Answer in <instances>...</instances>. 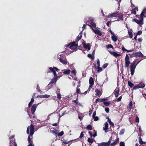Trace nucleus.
I'll list each match as a JSON object with an SVG mask.
<instances>
[{
  "mask_svg": "<svg viewBox=\"0 0 146 146\" xmlns=\"http://www.w3.org/2000/svg\"><path fill=\"white\" fill-rule=\"evenodd\" d=\"M49 71L48 72L50 73L52 72L53 74L54 75V76H56V77L54 78L51 79V81L49 82V84H48L47 86H46V91L50 89L52 86V85H50V84L53 83H56L58 78H59L60 77L59 76H57V74L55 72V70L56 71H58L59 70V69L55 67H53V68L52 67H50L49 68Z\"/></svg>",
  "mask_w": 146,
  "mask_h": 146,
  "instance_id": "1",
  "label": "nucleus"
},
{
  "mask_svg": "<svg viewBox=\"0 0 146 146\" xmlns=\"http://www.w3.org/2000/svg\"><path fill=\"white\" fill-rule=\"evenodd\" d=\"M34 128H27V133L28 134H30L28 138L29 143H33L32 139L33 135L34 133Z\"/></svg>",
  "mask_w": 146,
  "mask_h": 146,
  "instance_id": "2",
  "label": "nucleus"
},
{
  "mask_svg": "<svg viewBox=\"0 0 146 146\" xmlns=\"http://www.w3.org/2000/svg\"><path fill=\"white\" fill-rule=\"evenodd\" d=\"M137 65L135 64V62L133 61L132 63L130 65V72L131 74L132 75H133L135 72V70L136 68Z\"/></svg>",
  "mask_w": 146,
  "mask_h": 146,
  "instance_id": "3",
  "label": "nucleus"
},
{
  "mask_svg": "<svg viewBox=\"0 0 146 146\" xmlns=\"http://www.w3.org/2000/svg\"><path fill=\"white\" fill-rule=\"evenodd\" d=\"M125 67L127 68L130 64V61L129 60V56L127 54H126L125 58Z\"/></svg>",
  "mask_w": 146,
  "mask_h": 146,
  "instance_id": "4",
  "label": "nucleus"
},
{
  "mask_svg": "<svg viewBox=\"0 0 146 146\" xmlns=\"http://www.w3.org/2000/svg\"><path fill=\"white\" fill-rule=\"evenodd\" d=\"M143 17H142V16H140L139 17V20H138L137 19H133L132 20L133 21H134L137 23V24L139 25H141L143 24Z\"/></svg>",
  "mask_w": 146,
  "mask_h": 146,
  "instance_id": "5",
  "label": "nucleus"
},
{
  "mask_svg": "<svg viewBox=\"0 0 146 146\" xmlns=\"http://www.w3.org/2000/svg\"><path fill=\"white\" fill-rule=\"evenodd\" d=\"M112 137L111 136L110 139L108 142H103L99 144L98 146H108L111 143V141L112 140Z\"/></svg>",
  "mask_w": 146,
  "mask_h": 146,
  "instance_id": "6",
  "label": "nucleus"
},
{
  "mask_svg": "<svg viewBox=\"0 0 146 146\" xmlns=\"http://www.w3.org/2000/svg\"><path fill=\"white\" fill-rule=\"evenodd\" d=\"M118 15L119 12L116 11L115 12L109 14L107 16V17L108 18H111L113 17H117Z\"/></svg>",
  "mask_w": 146,
  "mask_h": 146,
  "instance_id": "7",
  "label": "nucleus"
},
{
  "mask_svg": "<svg viewBox=\"0 0 146 146\" xmlns=\"http://www.w3.org/2000/svg\"><path fill=\"white\" fill-rule=\"evenodd\" d=\"M9 139L10 146H13V145H15V143H16V142H15V139L14 138V136L10 137Z\"/></svg>",
  "mask_w": 146,
  "mask_h": 146,
  "instance_id": "8",
  "label": "nucleus"
},
{
  "mask_svg": "<svg viewBox=\"0 0 146 146\" xmlns=\"http://www.w3.org/2000/svg\"><path fill=\"white\" fill-rule=\"evenodd\" d=\"M128 55L131 56V57H142L143 56V54L140 52L133 53L131 54H131H129Z\"/></svg>",
  "mask_w": 146,
  "mask_h": 146,
  "instance_id": "9",
  "label": "nucleus"
},
{
  "mask_svg": "<svg viewBox=\"0 0 146 146\" xmlns=\"http://www.w3.org/2000/svg\"><path fill=\"white\" fill-rule=\"evenodd\" d=\"M40 104V103H39L37 104H34L32 106L31 109V111L32 112V113L33 114H34V113L36 111L37 107L38 105Z\"/></svg>",
  "mask_w": 146,
  "mask_h": 146,
  "instance_id": "10",
  "label": "nucleus"
},
{
  "mask_svg": "<svg viewBox=\"0 0 146 146\" xmlns=\"http://www.w3.org/2000/svg\"><path fill=\"white\" fill-rule=\"evenodd\" d=\"M109 52L111 54L113 55L116 58L121 56V54L120 52L117 53L115 52H112L110 51H109Z\"/></svg>",
  "mask_w": 146,
  "mask_h": 146,
  "instance_id": "11",
  "label": "nucleus"
},
{
  "mask_svg": "<svg viewBox=\"0 0 146 146\" xmlns=\"http://www.w3.org/2000/svg\"><path fill=\"white\" fill-rule=\"evenodd\" d=\"M70 44V48L72 50H74L77 48L78 45L76 44L75 42H72Z\"/></svg>",
  "mask_w": 146,
  "mask_h": 146,
  "instance_id": "12",
  "label": "nucleus"
},
{
  "mask_svg": "<svg viewBox=\"0 0 146 146\" xmlns=\"http://www.w3.org/2000/svg\"><path fill=\"white\" fill-rule=\"evenodd\" d=\"M89 82L90 86H89V89L92 88L94 84V82L93 78L92 77H90L89 80Z\"/></svg>",
  "mask_w": 146,
  "mask_h": 146,
  "instance_id": "13",
  "label": "nucleus"
},
{
  "mask_svg": "<svg viewBox=\"0 0 146 146\" xmlns=\"http://www.w3.org/2000/svg\"><path fill=\"white\" fill-rule=\"evenodd\" d=\"M90 20L91 21V23H90V25H88L90 26L91 28L92 29H93V28L94 27H95L96 25V23L94 22V19L93 18H91L90 19Z\"/></svg>",
  "mask_w": 146,
  "mask_h": 146,
  "instance_id": "14",
  "label": "nucleus"
},
{
  "mask_svg": "<svg viewBox=\"0 0 146 146\" xmlns=\"http://www.w3.org/2000/svg\"><path fill=\"white\" fill-rule=\"evenodd\" d=\"M92 118L94 119V121H97L99 119V117L96 116V111H95L93 114Z\"/></svg>",
  "mask_w": 146,
  "mask_h": 146,
  "instance_id": "15",
  "label": "nucleus"
},
{
  "mask_svg": "<svg viewBox=\"0 0 146 146\" xmlns=\"http://www.w3.org/2000/svg\"><path fill=\"white\" fill-rule=\"evenodd\" d=\"M92 29L96 34H98L100 36L102 35V33L100 30L98 29L94 30L93 29Z\"/></svg>",
  "mask_w": 146,
  "mask_h": 146,
  "instance_id": "16",
  "label": "nucleus"
},
{
  "mask_svg": "<svg viewBox=\"0 0 146 146\" xmlns=\"http://www.w3.org/2000/svg\"><path fill=\"white\" fill-rule=\"evenodd\" d=\"M84 47L86 49H87L88 50H89L90 49V46L89 44L88 43L87 44H83Z\"/></svg>",
  "mask_w": 146,
  "mask_h": 146,
  "instance_id": "17",
  "label": "nucleus"
},
{
  "mask_svg": "<svg viewBox=\"0 0 146 146\" xmlns=\"http://www.w3.org/2000/svg\"><path fill=\"white\" fill-rule=\"evenodd\" d=\"M50 97V95L47 94L44 95H40L37 96L38 97H39L41 98H47Z\"/></svg>",
  "mask_w": 146,
  "mask_h": 146,
  "instance_id": "18",
  "label": "nucleus"
},
{
  "mask_svg": "<svg viewBox=\"0 0 146 146\" xmlns=\"http://www.w3.org/2000/svg\"><path fill=\"white\" fill-rule=\"evenodd\" d=\"M117 17H118L121 20H123V15L121 13L119 12V15H118Z\"/></svg>",
  "mask_w": 146,
  "mask_h": 146,
  "instance_id": "19",
  "label": "nucleus"
},
{
  "mask_svg": "<svg viewBox=\"0 0 146 146\" xmlns=\"http://www.w3.org/2000/svg\"><path fill=\"white\" fill-rule=\"evenodd\" d=\"M93 131L95 133L93 135H92V132L91 131H89L88 133L91 137L93 136L94 137H95L97 136V131L95 130H94Z\"/></svg>",
  "mask_w": 146,
  "mask_h": 146,
  "instance_id": "20",
  "label": "nucleus"
},
{
  "mask_svg": "<svg viewBox=\"0 0 146 146\" xmlns=\"http://www.w3.org/2000/svg\"><path fill=\"white\" fill-rule=\"evenodd\" d=\"M138 9L137 8L135 7L131 11V13H133L134 15H135L136 14V11H138Z\"/></svg>",
  "mask_w": 146,
  "mask_h": 146,
  "instance_id": "21",
  "label": "nucleus"
},
{
  "mask_svg": "<svg viewBox=\"0 0 146 146\" xmlns=\"http://www.w3.org/2000/svg\"><path fill=\"white\" fill-rule=\"evenodd\" d=\"M119 141V138H117V139L114 142H113V143H111L110 145L111 146H114L115 145H116L118 143Z\"/></svg>",
  "mask_w": 146,
  "mask_h": 146,
  "instance_id": "22",
  "label": "nucleus"
},
{
  "mask_svg": "<svg viewBox=\"0 0 146 146\" xmlns=\"http://www.w3.org/2000/svg\"><path fill=\"white\" fill-rule=\"evenodd\" d=\"M62 71H63V73L65 74H68L71 72L70 70L68 69L66 70H62Z\"/></svg>",
  "mask_w": 146,
  "mask_h": 146,
  "instance_id": "23",
  "label": "nucleus"
},
{
  "mask_svg": "<svg viewBox=\"0 0 146 146\" xmlns=\"http://www.w3.org/2000/svg\"><path fill=\"white\" fill-rule=\"evenodd\" d=\"M59 60L63 64L65 65L67 64V62L66 60H64L61 58H60Z\"/></svg>",
  "mask_w": 146,
  "mask_h": 146,
  "instance_id": "24",
  "label": "nucleus"
},
{
  "mask_svg": "<svg viewBox=\"0 0 146 146\" xmlns=\"http://www.w3.org/2000/svg\"><path fill=\"white\" fill-rule=\"evenodd\" d=\"M111 38L115 42H116L118 39L117 37L115 35L112 36H111Z\"/></svg>",
  "mask_w": 146,
  "mask_h": 146,
  "instance_id": "25",
  "label": "nucleus"
},
{
  "mask_svg": "<svg viewBox=\"0 0 146 146\" xmlns=\"http://www.w3.org/2000/svg\"><path fill=\"white\" fill-rule=\"evenodd\" d=\"M138 86L140 88H144L145 86V84L144 83L141 82L138 84Z\"/></svg>",
  "mask_w": 146,
  "mask_h": 146,
  "instance_id": "26",
  "label": "nucleus"
},
{
  "mask_svg": "<svg viewBox=\"0 0 146 146\" xmlns=\"http://www.w3.org/2000/svg\"><path fill=\"white\" fill-rule=\"evenodd\" d=\"M146 13V8H145L143 10L142 12L141 13V16H142V17H143V16L145 15V14Z\"/></svg>",
  "mask_w": 146,
  "mask_h": 146,
  "instance_id": "27",
  "label": "nucleus"
},
{
  "mask_svg": "<svg viewBox=\"0 0 146 146\" xmlns=\"http://www.w3.org/2000/svg\"><path fill=\"white\" fill-rule=\"evenodd\" d=\"M128 34L129 35V37L131 38H132L133 37V35L132 30L131 29L128 31Z\"/></svg>",
  "mask_w": 146,
  "mask_h": 146,
  "instance_id": "28",
  "label": "nucleus"
},
{
  "mask_svg": "<svg viewBox=\"0 0 146 146\" xmlns=\"http://www.w3.org/2000/svg\"><path fill=\"white\" fill-rule=\"evenodd\" d=\"M73 102H74V103H76V104H77V105H78L80 106H81L82 107H83V106H82V105L80 103L78 102V101L77 100H73Z\"/></svg>",
  "mask_w": 146,
  "mask_h": 146,
  "instance_id": "29",
  "label": "nucleus"
},
{
  "mask_svg": "<svg viewBox=\"0 0 146 146\" xmlns=\"http://www.w3.org/2000/svg\"><path fill=\"white\" fill-rule=\"evenodd\" d=\"M104 102V99L103 98L100 99L99 98H97L96 99L95 102L97 103L98 102Z\"/></svg>",
  "mask_w": 146,
  "mask_h": 146,
  "instance_id": "30",
  "label": "nucleus"
},
{
  "mask_svg": "<svg viewBox=\"0 0 146 146\" xmlns=\"http://www.w3.org/2000/svg\"><path fill=\"white\" fill-rule=\"evenodd\" d=\"M133 103L132 101H131L129 104L128 108L130 110H131L132 107Z\"/></svg>",
  "mask_w": 146,
  "mask_h": 146,
  "instance_id": "31",
  "label": "nucleus"
},
{
  "mask_svg": "<svg viewBox=\"0 0 146 146\" xmlns=\"http://www.w3.org/2000/svg\"><path fill=\"white\" fill-rule=\"evenodd\" d=\"M119 92V89L118 88L116 92L115 93V97H117L118 96Z\"/></svg>",
  "mask_w": 146,
  "mask_h": 146,
  "instance_id": "32",
  "label": "nucleus"
},
{
  "mask_svg": "<svg viewBox=\"0 0 146 146\" xmlns=\"http://www.w3.org/2000/svg\"><path fill=\"white\" fill-rule=\"evenodd\" d=\"M64 134V132L63 131H62L60 133H58L57 132V135L58 137H61Z\"/></svg>",
  "mask_w": 146,
  "mask_h": 146,
  "instance_id": "33",
  "label": "nucleus"
},
{
  "mask_svg": "<svg viewBox=\"0 0 146 146\" xmlns=\"http://www.w3.org/2000/svg\"><path fill=\"white\" fill-rule=\"evenodd\" d=\"M108 121L110 125H111L112 127L113 126L114 123L111 122L110 119L109 118L108 119Z\"/></svg>",
  "mask_w": 146,
  "mask_h": 146,
  "instance_id": "34",
  "label": "nucleus"
},
{
  "mask_svg": "<svg viewBox=\"0 0 146 146\" xmlns=\"http://www.w3.org/2000/svg\"><path fill=\"white\" fill-rule=\"evenodd\" d=\"M128 85L130 86V87H132L134 85L133 84V83H132L130 81H128Z\"/></svg>",
  "mask_w": 146,
  "mask_h": 146,
  "instance_id": "35",
  "label": "nucleus"
},
{
  "mask_svg": "<svg viewBox=\"0 0 146 146\" xmlns=\"http://www.w3.org/2000/svg\"><path fill=\"white\" fill-rule=\"evenodd\" d=\"M88 141L89 143H92L94 142V139L90 138H88Z\"/></svg>",
  "mask_w": 146,
  "mask_h": 146,
  "instance_id": "36",
  "label": "nucleus"
},
{
  "mask_svg": "<svg viewBox=\"0 0 146 146\" xmlns=\"http://www.w3.org/2000/svg\"><path fill=\"white\" fill-rule=\"evenodd\" d=\"M88 57L90 58H93L94 57V54H88Z\"/></svg>",
  "mask_w": 146,
  "mask_h": 146,
  "instance_id": "37",
  "label": "nucleus"
},
{
  "mask_svg": "<svg viewBox=\"0 0 146 146\" xmlns=\"http://www.w3.org/2000/svg\"><path fill=\"white\" fill-rule=\"evenodd\" d=\"M95 92L96 93V95L97 96H99L100 94V91L98 89H97L95 90Z\"/></svg>",
  "mask_w": 146,
  "mask_h": 146,
  "instance_id": "38",
  "label": "nucleus"
},
{
  "mask_svg": "<svg viewBox=\"0 0 146 146\" xmlns=\"http://www.w3.org/2000/svg\"><path fill=\"white\" fill-rule=\"evenodd\" d=\"M103 103H104V104L106 106H108L110 104V103L109 102H104Z\"/></svg>",
  "mask_w": 146,
  "mask_h": 146,
  "instance_id": "39",
  "label": "nucleus"
},
{
  "mask_svg": "<svg viewBox=\"0 0 146 146\" xmlns=\"http://www.w3.org/2000/svg\"><path fill=\"white\" fill-rule=\"evenodd\" d=\"M125 131V130L124 129H123L121 130L120 131V133H119V134L120 135H122L123 134L124 132Z\"/></svg>",
  "mask_w": 146,
  "mask_h": 146,
  "instance_id": "40",
  "label": "nucleus"
},
{
  "mask_svg": "<svg viewBox=\"0 0 146 146\" xmlns=\"http://www.w3.org/2000/svg\"><path fill=\"white\" fill-rule=\"evenodd\" d=\"M57 131L56 130H53L52 131V133L53 134H55L56 135L57 134Z\"/></svg>",
  "mask_w": 146,
  "mask_h": 146,
  "instance_id": "41",
  "label": "nucleus"
},
{
  "mask_svg": "<svg viewBox=\"0 0 146 146\" xmlns=\"http://www.w3.org/2000/svg\"><path fill=\"white\" fill-rule=\"evenodd\" d=\"M139 143L141 144H143L144 143L143 141H142L141 138V137L139 138Z\"/></svg>",
  "mask_w": 146,
  "mask_h": 146,
  "instance_id": "42",
  "label": "nucleus"
},
{
  "mask_svg": "<svg viewBox=\"0 0 146 146\" xmlns=\"http://www.w3.org/2000/svg\"><path fill=\"white\" fill-rule=\"evenodd\" d=\"M97 71L98 72H101L102 70V68H100V66L97 67Z\"/></svg>",
  "mask_w": 146,
  "mask_h": 146,
  "instance_id": "43",
  "label": "nucleus"
},
{
  "mask_svg": "<svg viewBox=\"0 0 146 146\" xmlns=\"http://www.w3.org/2000/svg\"><path fill=\"white\" fill-rule=\"evenodd\" d=\"M139 88V87L138 86V84H137V85L133 87V89L135 90H136V89H137L138 88Z\"/></svg>",
  "mask_w": 146,
  "mask_h": 146,
  "instance_id": "44",
  "label": "nucleus"
},
{
  "mask_svg": "<svg viewBox=\"0 0 146 146\" xmlns=\"http://www.w3.org/2000/svg\"><path fill=\"white\" fill-rule=\"evenodd\" d=\"M81 37L82 35H78L77 37V41H78L81 38Z\"/></svg>",
  "mask_w": 146,
  "mask_h": 146,
  "instance_id": "45",
  "label": "nucleus"
},
{
  "mask_svg": "<svg viewBox=\"0 0 146 146\" xmlns=\"http://www.w3.org/2000/svg\"><path fill=\"white\" fill-rule=\"evenodd\" d=\"M97 62L98 64V66L99 67L100 66V63L99 60V59H98L97 60Z\"/></svg>",
  "mask_w": 146,
  "mask_h": 146,
  "instance_id": "46",
  "label": "nucleus"
},
{
  "mask_svg": "<svg viewBox=\"0 0 146 146\" xmlns=\"http://www.w3.org/2000/svg\"><path fill=\"white\" fill-rule=\"evenodd\" d=\"M121 0H115L116 1L118 2V4L119 5V7L118 8V9H119V6L120 5V3L121 1Z\"/></svg>",
  "mask_w": 146,
  "mask_h": 146,
  "instance_id": "47",
  "label": "nucleus"
},
{
  "mask_svg": "<svg viewBox=\"0 0 146 146\" xmlns=\"http://www.w3.org/2000/svg\"><path fill=\"white\" fill-rule=\"evenodd\" d=\"M122 49L123 52H125V51L127 52V50L126 49L124 46L122 47Z\"/></svg>",
  "mask_w": 146,
  "mask_h": 146,
  "instance_id": "48",
  "label": "nucleus"
},
{
  "mask_svg": "<svg viewBox=\"0 0 146 146\" xmlns=\"http://www.w3.org/2000/svg\"><path fill=\"white\" fill-rule=\"evenodd\" d=\"M57 98H58V99L60 98L61 97V94L60 93H57Z\"/></svg>",
  "mask_w": 146,
  "mask_h": 146,
  "instance_id": "49",
  "label": "nucleus"
},
{
  "mask_svg": "<svg viewBox=\"0 0 146 146\" xmlns=\"http://www.w3.org/2000/svg\"><path fill=\"white\" fill-rule=\"evenodd\" d=\"M71 141H66L65 140H63V142L65 144H67L68 143H69Z\"/></svg>",
  "mask_w": 146,
  "mask_h": 146,
  "instance_id": "50",
  "label": "nucleus"
},
{
  "mask_svg": "<svg viewBox=\"0 0 146 146\" xmlns=\"http://www.w3.org/2000/svg\"><path fill=\"white\" fill-rule=\"evenodd\" d=\"M105 111L107 113H108L109 112V109L108 108H105Z\"/></svg>",
  "mask_w": 146,
  "mask_h": 146,
  "instance_id": "51",
  "label": "nucleus"
},
{
  "mask_svg": "<svg viewBox=\"0 0 146 146\" xmlns=\"http://www.w3.org/2000/svg\"><path fill=\"white\" fill-rule=\"evenodd\" d=\"M108 64L107 63L105 64H104L103 65V68L105 69V68L108 66Z\"/></svg>",
  "mask_w": 146,
  "mask_h": 146,
  "instance_id": "52",
  "label": "nucleus"
},
{
  "mask_svg": "<svg viewBox=\"0 0 146 146\" xmlns=\"http://www.w3.org/2000/svg\"><path fill=\"white\" fill-rule=\"evenodd\" d=\"M77 92L78 94H83L80 93V89H78L77 90Z\"/></svg>",
  "mask_w": 146,
  "mask_h": 146,
  "instance_id": "53",
  "label": "nucleus"
},
{
  "mask_svg": "<svg viewBox=\"0 0 146 146\" xmlns=\"http://www.w3.org/2000/svg\"><path fill=\"white\" fill-rule=\"evenodd\" d=\"M109 128H103V130H104L106 133H107L108 132V130Z\"/></svg>",
  "mask_w": 146,
  "mask_h": 146,
  "instance_id": "54",
  "label": "nucleus"
},
{
  "mask_svg": "<svg viewBox=\"0 0 146 146\" xmlns=\"http://www.w3.org/2000/svg\"><path fill=\"white\" fill-rule=\"evenodd\" d=\"M105 128H108V125L107 122H106L104 123Z\"/></svg>",
  "mask_w": 146,
  "mask_h": 146,
  "instance_id": "55",
  "label": "nucleus"
},
{
  "mask_svg": "<svg viewBox=\"0 0 146 146\" xmlns=\"http://www.w3.org/2000/svg\"><path fill=\"white\" fill-rule=\"evenodd\" d=\"M84 136V134L82 132H81L80 133V136L79 137V138H82Z\"/></svg>",
  "mask_w": 146,
  "mask_h": 146,
  "instance_id": "56",
  "label": "nucleus"
},
{
  "mask_svg": "<svg viewBox=\"0 0 146 146\" xmlns=\"http://www.w3.org/2000/svg\"><path fill=\"white\" fill-rule=\"evenodd\" d=\"M142 32L141 31H139L137 33V35H140L142 34Z\"/></svg>",
  "mask_w": 146,
  "mask_h": 146,
  "instance_id": "57",
  "label": "nucleus"
},
{
  "mask_svg": "<svg viewBox=\"0 0 146 146\" xmlns=\"http://www.w3.org/2000/svg\"><path fill=\"white\" fill-rule=\"evenodd\" d=\"M139 121V119L138 117L137 116L136 118L135 121L136 122H138Z\"/></svg>",
  "mask_w": 146,
  "mask_h": 146,
  "instance_id": "58",
  "label": "nucleus"
},
{
  "mask_svg": "<svg viewBox=\"0 0 146 146\" xmlns=\"http://www.w3.org/2000/svg\"><path fill=\"white\" fill-rule=\"evenodd\" d=\"M122 97L121 96L119 97L118 98H117V102H119L121 101Z\"/></svg>",
  "mask_w": 146,
  "mask_h": 146,
  "instance_id": "59",
  "label": "nucleus"
},
{
  "mask_svg": "<svg viewBox=\"0 0 146 146\" xmlns=\"http://www.w3.org/2000/svg\"><path fill=\"white\" fill-rule=\"evenodd\" d=\"M120 146H125L124 143L123 142H121L120 143Z\"/></svg>",
  "mask_w": 146,
  "mask_h": 146,
  "instance_id": "60",
  "label": "nucleus"
},
{
  "mask_svg": "<svg viewBox=\"0 0 146 146\" xmlns=\"http://www.w3.org/2000/svg\"><path fill=\"white\" fill-rule=\"evenodd\" d=\"M87 25L84 24L82 28V31L86 28V26Z\"/></svg>",
  "mask_w": 146,
  "mask_h": 146,
  "instance_id": "61",
  "label": "nucleus"
},
{
  "mask_svg": "<svg viewBox=\"0 0 146 146\" xmlns=\"http://www.w3.org/2000/svg\"><path fill=\"white\" fill-rule=\"evenodd\" d=\"M36 89L37 91H38L39 92H40V87L38 85H37V87L36 88Z\"/></svg>",
  "mask_w": 146,
  "mask_h": 146,
  "instance_id": "62",
  "label": "nucleus"
},
{
  "mask_svg": "<svg viewBox=\"0 0 146 146\" xmlns=\"http://www.w3.org/2000/svg\"><path fill=\"white\" fill-rule=\"evenodd\" d=\"M71 72L74 74V75H76V70L75 69L73 70Z\"/></svg>",
  "mask_w": 146,
  "mask_h": 146,
  "instance_id": "63",
  "label": "nucleus"
},
{
  "mask_svg": "<svg viewBox=\"0 0 146 146\" xmlns=\"http://www.w3.org/2000/svg\"><path fill=\"white\" fill-rule=\"evenodd\" d=\"M111 23V21H108L106 23V25L107 26H109L110 24Z\"/></svg>",
  "mask_w": 146,
  "mask_h": 146,
  "instance_id": "64",
  "label": "nucleus"
}]
</instances>
